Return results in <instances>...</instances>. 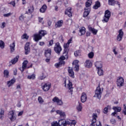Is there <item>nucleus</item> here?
I'll list each match as a JSON object with an SVG mask.
<instances>
[{"label": "nucleus", "mask_w": 126, "mask_h": 126, "mask_svg": "<svg viewBox=\"0 0 126 126\" xmlns=\"http://www.w3.org/2000/svg\"><path fill=\"white\" fill-rule=\"evenodd\" d=\"M96 122H93V121H92V124L90 125V126H95V123Z\"/></svg>", "instance_id": "obj_64"}, {"label": "nucleus", "mask_w": 126, "mask_h": 126, "mask_svg": "<svg viewBox=\"0 0 126 126\" xmlns=\"http://www.w3.org/2000/svg\"><path fill=\"white\" fill-rule=\"evenodd\" d=\"M59 124L57 122H54L52 123V126H59Z\"/></svg>", "instance_id": "obj_50"}, {"label": "nucleus", "mask_w": 126, "mask_h": 126, "mask_svg": "<svg viewBox=\"0 0 126 126\" xmlns=\"http://www.w3.org/2000/svg\"><path fill=\"white\" fill-rule=\"evenodd\" d=\"M62 25H63V21H59L56 24V27H61Z\"/></svg>", "instance_id": "obj_40"}, {"label": "nucleus", "mask_w": 126, "mask_h": 126, "mask_svg": "<svg viewBox=\"0 0 126 126\" xmlns=\"http://www.w3.org/2000/svg\"><path fill=\"white\" fill-rule=\"evenodd\" d=\"M80 32L81 33L80 36H82V35H84L85 33L86 32V31H85V28L82 27L81 29H80Z\"/></svg>", "instance_id": "obj_29"}, {"label": "nucleus", "mask_w": 126, "mask_h": 126, "mask_svg": "<svg viewBox=\"0 0 126 126\" xmlns=\"http://www.w3.org/2000/svg\"><path fill=\"white\" fill-rule=\"evenodd\" d=\"M3 75L5 78H8V76H9V71L7 70H4L3 71Z\"/></svg>", "instance_id": "obj_31"}, {"label": "nucleus", "mask_w": 126, "mask_h": 126, "mask_svg": "<svg viewBox=\"0 0 126 126\" xmlns=\"http://www.w3.org/2000/svg\"><path fill=\"white\" fill-rule=\"evenodd\" d=\"M72 8L70 7H68L65 11V14H67L69 17H71L72 16V13H71V10Z\"/></svg>", "instance_id": "obj_15"}, {"label": "nucleus", "mask_w": 126, "mask_h": 126, "mask_svg": "<svg viewBox=\"0 0 126 126\" xmlns=\"http://www.w3.org/2000/svg\"><path fill=\"white\" fill-rule=\"evenodd\" d=\"M71 42H72V37H71L67 43H68L69 45V44L71 43Z\"/></svg>", "instance_id": "obj_57"}, {"label": "nucleus", "mask_w": 126, "mask_h": 126, "mask_svg": "<svg viewBox=\"0 0 126 126\" xmlns=\"http://www.w3.org/2000/svg\"><path fill=\"white\" fill-rule=\"evenodd\" d=\"M59 60H60V62H61V61H63H63L65 60V57L63 56H62L60 58Z\"/></svg>", "instance_id": "obj_52"}, {"label": "nucleus", "mask_w": 126, "mask_h": 126, "mask_svg": "<svg viewBox=\"0 0 126 126\" xmlns=\"http://www.w3.org/2000/svg\"><path fill=\"white\" fill-rule=\"evenodd\" d=\"M0 48H1V49L4 48V42L2 40H0Z\"/></svg>", "instance_id": "obj_44"}, {"label": "nucleus", "mask_w": 126, "mask_h": 126, "mask_svg": "<svg viewBox=\"0 0 126 126\" xmlns=\"http://www.w3.org/2000/svg\"><path fill=\"white\" fill-rule=\"evenodd\" d=\"M100 6H101V4L100 3V2L96 1L95 2V5L93 7V8H94V9H97L98 7H100Z\"/></svg>", "instance_id": "obj_32"}, {"label": "nucleus", "mask_w": 126, "mask_h": 126, "mask_svg": "<svg viewBox=\"0 0 126 126\" xmlns=\"http://www.w3.org/2000/svg\"><path fill=\"white\" fill-rule=\"evenodd\" d=\"M97 73L99 76H102L104 74V71H103L102 68L98 69Z\"/></svg>", "instance_id": "obj_35"}, {"label": "nucleus", "mask_w": 126, "mask_h": 126, "mask_svg": "<svg viewBox=\"0 0 126 126\" xmlns=\"http://www.w3.org/2000/svg\"><path fill=\"white\" fill-rule=\"evenodd\" d=\"M112 109L116 113L120 112L121 111H122V107L120 106H113Z\"/></svg>", "instance_id": "obj_26"}, {"label": "nucleus", "mask_w": 126, "mask_h": 126, "mask_svg": "<svg viewBox=\"0 0 126 126\" xmlns=\"http://www.w3.org/2000/svg\"><path fill=\"white\" fill-rule=\"evenodd\" d=\"M15 82V79H12L10 81L7 82L8 87H10L11 85H13V84Z\"/></svg>", "instance_id": "obj_28"}, {"label": "nucleus", "mask_w": 126, "mask_h": 126, "mask_svg": "<svg viewBox=\"0 0 126 126\" xmlns=\"http://www.w3.org/2000/svg\"><path fill=\"white\" fill-rule=\"evenodd\" d=\"M87 100V96L86 95V94H85V93H83L81 96V101L82 103H84L85 102H86Z\"/></svg>", "instance_id": "obj_17"}, {"label": "nucleus", "mask_w": 126, "mask_h": 126, "mask_svg": "<svg viewBox=\"0 0 126 126\" xmlns=\"http://www.w3.org/2000/svg\"><path fill=\"white\" fill-rule=\"evenodd\" d=\"M95 66L96 67V68L97 69H99L102 68V66L103 65V64L101 62H96L95 63Z\"/></svg>", "instance_id": "obj_20"}, {"label": "nucleus", "mask_w": 126, "mask_h": 126, "mask_svg": "<svg viewBox=\"0 0 126 126\" xmlns=\"http://www.w3.org/2000/svg\"><path fill=\"white\" fill-rule=\"evenodd\" d=\"M123 114L126 116V104H124V109L123 111Z\"/></svg>", "instance_id": "obj_46"}, {"label": "nucleus", "mask_w": 126, "mask_h": 126, "mask_svg": "<svg viewBox=\"0 0 126 126\" xmlns=\"http://www.w3.org/2000/svg\"><path fill=\"white\" fill-rule=\"evenodd\" d=\"M50 88H51V85L49 84H45L42 87V89L44 91H48V90H50Z\"/></svg>", "instance_id": "obj_21"}, {"label": "nucleus", "mask_w": 126, "mask_h": 126, "mask_svg": "<svg viewBox=\"0 0 126 126\" xmlns=\"http://www.w3.org/2000/svg\"><path fill=\"white\" fill-rule=\"evenodd\" d=\"M88 57L89 59H93L94 57V53L92 52L88 54Z\"/></svg>", "instance_id": "obj_43"}, {"label": "nucleus", "mask_w": 126, "mask_h": 126, "mask_svg": "<svg viewBox=\"0 0 126 126\" xmlns=\"http://www.w3.org/2000/svg\"><path fill=\"white\" fill-rule=\"evenodd\" d=\"M38 101L40 104H42V103L44 102V100L42 98V97L39 96L38 98Z\"/></svg>", "instance_id": "obj_45"}, {"label": "nucleus", "mask_w": 126, "mask_h": 126, "mask_svg": "<svg viewBox=\"0 0 126 126\" xmlns=\"http://www.w3.org/2000/svg\"><path fill=\"white\" fill-rule=\"evenodd\" d=\"M68 83L67 85V87L69 90V92H72L73 91V87H72V83L70 81L68 80Z\"/></svg>", "instance_id": "obj_18"}, {"label": "nucleus", "mask_w": 126, "mask_h": 126, "mask_svg": "<svg viewBox=\"0 0 126 126\" xmlns=\"http://www.w3.org/2000/svg\"><path fill=\"white\" fill-rule=\"evenodd\" d=\"M88 29L89 31H90L91 32L93 33V34H94V35H96V34H97V32H98V31L97 30L91 27V26H88Z\"/></svg>", "instance_id": "obj_19"}, {"label": "nucleus", "mask_w": 126, "mask_h": 126, "mask_svg": "<svg viewBox=\"0 0 126 126\" xmlns=\"http://www.w3.org/2000/svg\"><path fill=\"white\" fill-rule=\"evenodd\" d=\"M69 46V44H68V43L64 44L63 46H64V51L65 52L67 51V48H68Z\"/></svg>", "instance_id": "obj_42"}, {"label": "nucleus", "mask_w": 126, "mask_h": 126, "mask_svg": "<svg viewBox=\"0 0 126 126\" xmlns=\"http://www.w3.org/2000/svg\"><path fill=\"white\" fill-rule=\"evenodd\" d=\"M52 53V50L47 49L45 51V56L46 58H50L51 57V54Z\"/></svg>", "instance_id": "obj_23"}, {"label": "nucleus", "mask_w": 126, "mask_h": 126, "mask_svg": "<svg viewBox=\"0 0 126 126\" xmlns=\"http://www.w3.org/2000/svg\"><path fill=\"white\" fill-rule=\"evenodd\" d=\"M92 4V0H88L86 2V7L85 8V10H90V6Z\"/></svg>", "instance_id": "obj_13"}, {"label": "nucleus", "mask_w": 126, "mask_h": 126, "mask_svg": "<svg viewBox=\"0 0 126 126\" xmlns=\"http://www.w3.org/2000/svg\"><path fill=\"white\" fill-rule=\"evenodd\" d=\"M76 124V121L70 120H67L65 119H61L59 122V125L60 126H75Z\"/></svg>", "instance_id": "obj_1"}, {"label": "nucleus", "mask_w": 126, "mask_h": 126, "mask_svg": "<svg viewBox=\"0 0 126 126\" xmlns=\"http://www.w3.org/2000/svg\"><path fill=\"white\" fill-rule=\"evenodd\" d=\"M39 46H44L45 45V42H39Z\"/></svg>", "instance_id": "obj_58"}, {"label": "nucleus", "mask_w": 126, "mask_h": 126, "mask_svg": "<svg viewBox=\"0 0 126 126\" xmlns=\"http://www.w3.org/2000/svg\"><path fill=\"white\" fill-rule=\"evenodd\" d=\"M19 59V56H16L14 59L12 60L10 62V64H15L17 62H18V59Z\"/></svg>", "instance_id": "obj_22"}, {"label": "nucleus", "mask_w": 126, "mask_h": 126, "mask_svg": "<svg viewBox=\"0 0 126 126\" xmlns=\"http://www.w3.org/2000/svg\"><path fill=\"white\" fill-rule=\"evenodd\" d=\"M10 4H12V5H13V6H15V1H13L11 2Z\"/></svg>", "instance_id": "obj_61"}, {"label": "nucleus", "mask_w": 126, "mask_h": 126, "mask_svg": "<svg viewBox=\"0 0 126 126\" xmlns=\"http://www.w3.org/2000/svg\"><path fill=\"white\" fill-rule=\"evenodd\" d=\"M45 35H47V32L46 31L41 30L39 32L38 34H33L34 40L35 42H38L39 40L42 39V37H44Z\"/></svg>", "instance_id": "obj_2"}, {"label": "nucleus", "mask_w": 126, "mask_h": 126, "mask_svg": "<svg viewBox=\"0 0 126 126\" xmlns=\"http://www.w3.org/2000/svg\"><path fill=\"white\" fill-rule=\"evenodd\" d=\"M36 75L34 74L28 76V79H35Z\"/></svg>", "instance_id": "obj_41"}, {"label": "nucleus", "mask_w": 126, "mask_h": 126, "mask_svg": "<svg viewBox=\"0 0 126 126\" xmlns=\"http://www.w3.org/2000/svg\"><path fill=\"white\" fill-rule=\"evenodd\" d=\"M86 67H91L92 66V62H91V61L89 60H86Z\"/></svg>", "instance_id": "obj_27"}, {"label": "nucleus", "mask_w": 126, "mask_h": 126, "mask_svg": "<svg viewBox=\"0 0 126 126\" xmlns=\"http://www.w3.org/2000/svg\"><path fill=\"white\" fill-rule=\"evenodd\" d=\"M96 126H102V125L101 124V122H98L96 123Z\"/></svg>", "instance_id": "obj_63"}, {"label": "nucleus", "mask_w": 126, "mask_h": 126, "mask_svg": "<svg viewBox=\"0 0 126 126\" xmlns=\"http://www.w3.org/2000/svg\"><path fill=\"white\" fill-rule=\"evenodd\" d=\"M119 34L117 36V40L120 42V41L123 39V37H124V32H123V30H120L118 32Z\"/></svg>", "instance_id": "obj_11"}, {"label": "nucleus", "mask_w": 126, "mask_h": 126, "mask_svg": "<svg viewBox=\"0 0 126 126\" xmlns=\"http://www.w3.org/2000/svg\"><path fill=\"white\" fill-rule=\"evenodd\" d=\"M113 52L114 53V55H117L118 54V52L116 51V48L113 49Z\"/></svg>", "instance_id": "obj_62"}, {"label": "nucleus", "mask_w": 126, "mask_h": 126, "mask_svg": "<svg viewBox=\"0 0 126 126\" xmlns=\"http://www.w3.org/2000/svg\"><path fill=\"white\" fill-rule=\"evenodd\" d=\"M111 17V12L109 10H107L105 12L104 17H103V20L102 21L104 22H108L109 19Z\"/></svg>", "instance_id": "obj_5"}, {"label": "nucleus", "mask_w": 126, "mask_h": 126, "mask_svg": "<svg viewBox=\"0 0 126 126\" xmlns=\"http://www.w3.org/2000/svg\"><path fill=\"white\" fill-rule=\"evenodd\" d=\"M22 115H23V111H21L18 113V116L20 117V116H22Z\"/></svg>", "instance_id": "obj_60"}, {"label": "nucleus", "mask_w": 126, "mask_h": 126, "mask_svg": "<svg viewBox=\"0 0 126 126\" xmlns=\"http://www.w3.org/2000/svg\"><path fill=\"white\" fill-rule=\"evenodd\" d=\"M65 63L64 61H60L59 63H56L55 65L56 67L59 68L60 66H62V65H64Z\"/></svg>", "instance_id": "obj_25"}, {"label": "nucleus", "mask_w": 126, "mask_h": 126, "mask_svg": "<svg viewBox=\"0 0 126 126\" xmlns=\"http://www.w3.org/2000/svg\"><path fill=\"white\" fill-rule=\"evenodd\" d=\"M46 9H47V5H43L42 7L40 9V12L44 13L46 11Z\"/></svg>", "instance_id": "obj_33"}, {"label": "nucleus", "mask_w": 126, "mask_h": 126, "mask_svg": "<svg viewBox=\"0 0 126 126\" xmlns=\"http://www.w3.org/2000/svg\"><path fill=\"white\" fill-rule=\"evenodd\" d=\"M33 10H34V8H33V6H31L29 8L28 11H29V12H30V13L33 12Z\"/></svg>", "instance_id": "obj_47"}, {"label": "nucleus", "mask_w": 126, "mask_h": 126, "mask_svg": "<svg viewBox=\"0 0 126 126\" xmlns=\"http://www.w3.org/2000/svg\"><path fill=\"white\" fill-rule=\"evenodd\" d=\"M54 44V40H51L49 41V46H52Z\"/></svg>", "instance_id": "obj_56"}, {"label": "nucleus", "mask_w": 126, "mask_h": 126, "mask_svg": "<svg viewBox=\"0 0 126 126\" xmlns=\"http://www.w3.org/2000/svg\"><path fill=\"white\" fill-rule=\"evenodd\" d=\"M110 123L112 124V125H115V124H116V120L115 119H112L110 120Z\"/></svg>", "instance_id": "obj_51"}, {"label": "nucleus", "mask_w": 126, "mask_h": 126, "mask_svg": "<svg viewBox=\"0 0 126 126\" xmlns=\"http://www.w3.org/2000/svg\"><path fill=\"white\" fill-rule=\"evenodd\" d=\"M85 11L84 12L83 16L84 17H87L89 15L90 10H85Z\"/></svg>", "instance_id": "obj_38"}, {"label": "nucleus", "mask_w": 126, "mask_h": 126, "mask_svg": "<svg viewBox=\"0 0 126 126\" xmlns=\"http://www.w3.org/2000/svg\"><path fill=\"white\" fill-rule=\"evenodd\" d=\"M15 48V43L13 42L12 44L10 45V49L12 53L14 52Z\"/></svg>", "instance_id": "obj_30"}, {"label": "nucleus", "mask_w": 126, "mask_h": 126, "mask_svg": "<svg viewBox=\"0 0 126 126\" xmlns=\"http://www.w3.org/2000/svg\"><path fill=\"white\" fill-rule=\"evenodd\" d=\"M27 64H28V61H25L22 63V66L20 67L19 69L22 71V72H23L24 71V70L26 68H30V67H32V64H31L30 66H27Z\"/></svg>", "instance_id": "obj_4"}, {"label": "nucleus", "mask_w": 126, "mask_h": 126, "mask_svg": "<svg viewBox=\"0 0 126 126\" xmlns=\"http://www.w3.org/2000/svg\"><path fill=\"white\" fill-rule=\"evenodd\" d=\"M125 84V79L123 77H118L117 80V85L118 87H122Z\"/></svg>", "instance_id": "obj_6"}, {"label": "nucleus", "mask_w": 126, "mask_h": 126, "mask_svg": "<svg viewBox=\"0 0 126 126\" xmlns=\"http://www.w3.org/2000/svg\"><path fill=\"white\" fill-rule=\"evenodd\" d=\"M45 78H46V75L44 74V73H42V75L39 77L40 80H43V79H45Z\"/></svg>", "instance_id": "obj_48"}, {"label": "nucleus", "mask_w": 126, "mask_h": 126, "mask_svg": "<svg viewBox=\"0 0 126 126\" xmlns=\"http://www.w3.org/2000/svg\"><path fill=\"white\" fill-rule=\"evenodd\" d=\"M0 115L4 116V110L3 109H0Z\"/></svg>", "instance_id": "obj_54"}, {"label": "nucleus", "mask_w": 126, "mask_h": 126, "mask_svg": "<svg viewBox=\"0 0 126 126\" xmlns=\"http://www.w3.org/2000/svg\"><path fill=\"white\" fill-rule=\"evenodd\" d=\"M74 56L75 57H78L79 56H81L80 50H77L74 52Z\"/></svg>", "instance_id": "obj_39"}, {"label": "nucleus", "mask_w": 126, "mask_h": 126, "mask_svg": "<svg viewBox=\"0 0 126 126\" xmlns=\"http://www.w3.org/2000/svg\"><path fill=\"white\" fill-rule=\"evenodd\" d=\"M78 104L79 105L77 106V110L78 112H80L82 110V105L80 102H78Z\"/></svg>", "instance_id": "obj_37"}, {"label": "nucleus", "mask_w": 126, "mask_h": 126, "mask_svg": "<svg viewBox=\"0 0 126 126\" xmlns=\"http://www.w3.org/2000/svg\"><path fill=\"white\" fill-rule=\"evenodd\" d=\"M54 50L57 54H60L61 52H62V47H61L60 43L57 42L56 43L54 47Z\"/></svg>", "instance_id": "obj_9"}, {"label": "nucleus", "mask_w": 126, "mask_h": 126, "mask_svg": "<svg viewBox=\"0 0 126 126\" xmlns=\"http://www.w3.org/2000/svg\"><path fill=\"white\" fill-rule=\"evenodd\" d=\"M57 114L60 115V117H63V118H65V113L63 111L61 110H57L56 111Z\"/></svg>", "instance_id": "obj_24"}, {"label": "nucleus", "mask_w": 126, "mask_h": 126, "mask_svg": "<svg viewBox=\"0 0 126 126\" xmlns=\"http://www.w3.org/2000/svg\"><path fill=\"white\" fill-rule=\"evenodd\" d=\"M12 15V13H11V12L10 13H8L7 14H4L3 15V16L4 17H9V16H10V15Z\"/></svg>", "instance_id": "obj_49"}, {"label": "nucleus", "mask_w": 126, "mask_h": 126, "mask_svg": "<svg viewBox=\"0 0 126 126\" xmlns=\"http://www.w3.org/2000/svg\"><path fill=\"white\" fill-rule=\"evenodd\" d=\"M22 39H28V36H27V34H24L22 36Z\"/></svg>", "instance_id": "obj_53"}, {"label": "nucleus", "mask_w": 126, "mask_h": 126, "mask_svg": "<svg viewBox=\"0 0 126 126\" xmlns=\"http://www.w3.org/2000/svg\"><path fill=\"white\" fill-rule=\"evenodd\" d=\"M8 118L11 122H14L16 120V115H14V111H11L8 114Z\"/></svg>", "instance_id": "obj_7"}, {"label": "nucleus", "mask_w": 126, "mask_h": 126, "mask_svg": "<svg viewBox=\"0 0 126 126\" xmlns=\"http://www.w3.org/2000/svg\"><path fill=\"white\" fill-rule=\"evenodd\" d=\"M112 108H111V106H107L106 107L104 108L103 110V113L104 114H107L108 113V110H111Z\"/></svg>", "instance_id": "obj_36"}, {"label": "nucleus", "mask_w": 126, "mask_h": 126, "mask_svg": "<svg viewBox=\"0 0 126 126\" xmlns=\"http://www.w3.org/2000/svg\"><path fill=\"white\" fill-rule=\"evenodd\" d=\"M108 3L109 5H115V4H118L119 7L121 6V4H120V2H119L118 1H115V0H109Z\"/></svg>", "instance_id": "obj_14"}, {"label": "nucleus", "mask_w": 126, "mask_h": 126, "mask_svg": "<svg viewBox=\"0 0 126 126\" xmlns=\"http://www.w3.org/2000/svg\"><path fill=\"white\" fill-rule=\"evenodd\" d=\"M4 27H5V23L3 22L1 24V28H4Z\"/></svg>", "instance_id": "obj_55"}, {"label": "nucleus", "mask_w": 126, "mask_h": 126, "mask_svg": "<svg viewBox=\"0 0 126 126\" xmlns=\"http://www.w3.org/2000/svg\"><path fill=\"white\" fill-rule=\"evenodd\" d=\"M53 102L54 103H57V104L59 106H63V100L60 99L59 97L55 96L52 99Z\"/></svg>", "instance_id": "obj_8"}, {"label": "nucleus", "mask_w": 126, "mask_h": 126, "mask_svg": "<svg viewBox=\"0 0 126 126\" xmlns=\"http://www.w3.org/2000/svg\"><path fill=\"white\" fill-rule=\"evenodd\" d=\"M30 43L27 42L25 46V55H28L30 53Z\"/></svg>", "instance_id": "obj_12"}, {"label": "nucleus", "mask_w": 126, "mask_h": 126, "mask_svg": "<svg viewBox=\"0 0 126 126\" xmlns=\"http://www.w3.org/2000/svg\"><path fill=\"white\" fill-rule=\"evenodd\" d=\"M98 117L97 116V114H93V120H92L93 123H96L97 122V118Z\"/></svg>", "instance_id": "obj_34"}, {"label": "nucleus", "mask_w": 126, "mask_h": 126, "mask_svg": "<svg viewBox=\"0 0 126 126\" xmlns=\"http://www.w3.org/2000/svg\"><path fill=\"white\" fill-rule=\"evenodd\" d=\"M102 93H103V88L100 87L99 85L95 91V94L94 97L97 98V99H100L101 96H102Z\"/></svg>", "instance_id": "obj_3"}, {"label": "nucleus", "mask_w": 126, "mask_h": 126, "mask_svg": "<svg viewBox=\"0 0 126 126\" xmlns=\"http://www.w3.org/2000/svg\"><path fill=\"white\" fill-rule=\"evenodd\" d=\"M78 63H79V61L75 60L72 63L73 69L75 71H78L79 70V65L78 64Z\"/></svg>", "instance_id": "obj_10"}, {"label": "nucleus", "mask_w": 126, "mask_h": 126, "mask_svg": "<svg viewBox=\"0 0 126 126\" xmlns=\"http://www.w3.org/2000/svg\"><path fill=\"white\" fill-rule=\"evenodd\" d=\"M19 19L20 20H24V16H23V15H21V16L19 17Z\"/></svg>", "instance_id": "obj_59"}, {"label": "nucleus", "mask_w": 126, "mask_h": 126, "mask_svg": "<svg viewBox=\"0 0 126 126\" xmlns=\"http://www.w3.org/2000/svg\"><path fill=\"white\" fill-rule=\"evenodd\" d=\"M68 72L69 75V76H70V77H72V78H74V72H73L72 67H68Z\"/></svg>", "instance_id": "obj_16"}]
</instances>
